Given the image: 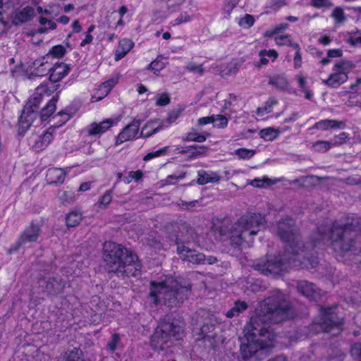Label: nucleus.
<instances>
[{
  "label": "nucleus",
  "instance_id": "1",
  "mask_svg": "<svg viewBox=\"0 0 361 361\" xmlns=\"http://www.w3.org/2000/svg\"><path fill=\"white\" fill-rule=\"evenodd\" d=\"M293 317L290 305L283 293L276 290L266 298L259 316L252 319L245 329V341L240 345L243 357L260 360L267 355L268 349L274 345V334L265 324L261 326L259 322L279 323Z\"/></svg>",
  "mask_w": 361,
  "mask_h": 361
},
{
  "label": "nucleus",
  "instance_id": "2",
  "mask_svg": "<svg viewBox=\"0 0 361 361\" xmlns=\"http://www.w3.org/2000/svg\"><path fill=\"white\" fill-rule=\"evenodd\" d=\"M292 219H286L277 224V232L281 239L286 243L283 255H267L264 258L256 260L253 264L255 270L268 276H277L283 274L293 267L313 268L318 263L315 256L308 257L304 245L299 241L297 231Z\"/></svg>",
  "mask_w": 361,
  "mask_h": 361
},
{
  "label": "nucleus",
  "instance_id": "3",
  "mask_svg": "<svg viewBox=\"0 0 361 361\" xmlns=\"http://www.w3.org/2000/svg\"><path fill=\"white\" fill-rule=\"evenodd\" d=\"M352 221L341 224L335 221L333 224L326 223L317 227V230L312 234V245L315 247L321 244L330 243L335 253L339 256H344L348 252H353L354 255H358L361 257V249L357 252L351 236V232L356 231L359 224V219L351 218ZM361 264V260L360 261Z\"/></svg>",
  "mask_w": 361,
  "mask_h": 361
},
{
  "label": "nucleus",
  "instance_id": "4",
  "mask_svg": "<svg viewBox=\"0 0 361 361\" xmlns=\"http://www.w3.org/2000/svg\"><path fill=\"white\" fill-rule=\"evenodd\" d=\"M265 222L264 216L260 214H247L233 224L224 222L219 228V237L221 240L230 239L237 246L248 247Z\"/></svg>",
  "mask_w": 361,
  "mask_h": 361
},
{
  "label": "nucleus",
  "instance_id": "5",
  "mask_svg": "<svg viewBox=\"0 0 361 361\" xmlns=\"http://www.w3.org/2000/svg\"><path fill=\"white\" fill-rule=\"evenodd\" d=\"M104 260L109 271L118 276H135L141 271L142 265L137 256L133 251L114 242L104 243Z\"/></svg>",
  "mask_w": 361,
  "mask_h": 361
},
{
  "label": "nucleus",
  "instance_id": "6",
  "mask_svg": "<svg viewBox=\"0 0 361 361\" xmlns=\"http://www.w3.org/2000/svg\"><path fill=\"white\" fill-rule=\"evenodd\" d=\"M190 290V284H182L173 277L166 276L161 281L151 282L147 302L151 306L163 302L169 307H177L188 297Z\"/></svg>",
  "mask_w": 361,
  "mask_h": 361
},
{
  "label": "nucleus",
  "instance_id": "7",
  "mask_svg": "<svg viewBox=\"0 0 361 361\" xmlns=\"http://www.w3.org/2000/svg\"><path fill=\"white\" fill-rule=\"evenodd\" d=\"M58 86L59 85L54 84L50 85L42 84L35 89V92L29 99L19 118V128L22 131H26L39 116L37 109L43 97H49L56 90Z\"/></svg>",
  "mask_w": 361,
  "mask_h": 361
},
{
  "label": "nucleus",
  "instance_id": "8",
  "mask_svg": "<svg viewBox=\"0 0 361 361\" xmlns=\"http://www.w3.org/2000/svg\"><path fill=\"white\" fill-rule=\"evenodd\" d=\"M182 329L176 326L169 319L161 321L154 334L151 337L150 345L156 350H164L168 347V343L171 338L176 340L181 338Z\"/></svg>",
  "mask_w": 361,
  "mask_h": 361
},
{
  "label": "nucleus",
  "instance_id": "9",
  "mask_svg": "<svg viewBox=\"0 0 361 361\" xmlns=\"http://www.w3.org/2000/svg\"><path fill=\"white\" fill-rule=\"evenodd\" d=\"M336 306L327 308L320 307L319 317L314 321L311 329L315 333L331 332L336 329L338 332L340 331V326L342 324V319L337 316Z\"/></svg>",
  "mask_w": 361,
  "mask_h": 361
},
{
  "label": "nucleus",
  "instance_id": "10",
  "mask_svg": "<svg viewBox=\"0 0 361 361\" xmlns=\"http://www.w3.org/2000/svg\"><path fill=\"white\" fill-rule=\"evenodd\" d=\"M354 67L351 61L340 60L334 65L331 73L322 82L331 88H337L348 80V74Z\"/></svg>",
  "mask_w": 361,
  "mask_h": 361
},
{
  "label": "nucleus",
  "instance_id": "11",
  "mask_svg": "<svg viewBox=\"0 0 361 361\" xmlns=\"http://www.w3.org/2000/svg\"><path fill=\"white\" fill-rule=\"evenodd\" d=\"M141 121L134 118L130 123L124 127L116 137V145L137 139Z\"/></svg>",
  "mask_w": 361,
  "mask_h": 361
},
{
  "label": "nucleus",
  "instance_id": "12",
  "mask_svg": "<svg viewBox=\"0 0 361 361\" xmlns=\"http://www.w3.org/2000/svg\"><path fill=\"white\" fill-rule=\"evenodd\" d=\"M177 252L180 258L192 264H200V262L204 259V255L189 247L184 243L177 240Z\"/></svg>",
  "mask_w": 361,
  "mask_h": 361
},
{
  "label": "nucleus",
  "instance_id": "13",
  "mask_svg": "<svg viewBox=\"0 0 361 361\" xmlns=\"http://www.w3.org/2000/svg\"><path fill=\"white\" fill-rule=\"evenodd\" d=\"M297 289L303 296L314 301L321 299L324 293L315 284L307 281H298Z\"/></svg>",
  "mask_w": 361,
  "mask_h": 361
},
{
  "label": "nucleus",
  "instance_id": "14",
  "mask_svg": "<svg viewBox=\"0 0 361 361\" xmlns=\"http://www.w3.org/2000/svg\"><path fill=\"white\" fill-rule=\"evenodd\" d=\"M114 123L112 119L108 118L102 122H93L87 126L83 132L90 137H100L102 134L110 129Z\"/></svg>",
  "mask_w": 361,
  "mask_h": 361
},
{
  "label": "nucleus",
  "instance_id": "15",
  "mask_svg": "<svg viewBox=\"0 0 361 361\" xmlns=\"http://www.w3.org/2000/svg\"><path fill=\"white\" fill-rule=\"evenodd\" d=\"M27 68L31 71L32 74L42 77L48 74L50 70V63L48 62L47 56L35 59Z\"/></svg>",
  "mask_w": 361,
  "mask_h": 361
},
{
  "label": "nucleus",
  "instance_id": "16",
  "mask_svg": "<svg viewBox=\"0 0 361 361\" xmlns=\"http://www.w3.org/2000/svg\"><path fill=\"white\" fill-rule=\"evenodd\" d=\"M35 10L32 6H25L13 12L11 16V23L18 26L31 20L34 16Z\"/></svg>",
  "mask_w": 361,
  "mask_h": 361
},
{
  "label": "nucleus",
  "instance_id": "17",
  "mask_svg": "<svg viewBox=\"0 0 361 361\" xmlns=\"http://www.w3.org/2000/svg\"><path fill=\"white\" fill-rule=\"evenodd\" d=\"M39 234L40 226L32 222L20 235L18 243L20 245H24L27 243L35 242Z\"/></svg>",
  "mask_w": 361,
  "mask_h": 361
},
{
  "label": "nucleus",
  "instance_id": "18",
  "mask_svg": "<svg viewBox=\"0 0 361 361\" xmlns=\"http://www.w3.org/2000/svg\"><path fill=\"white\" fill-rule=\"evenodd\" d=\"M70 71L68 66L64 63H56L53 67L50 66L48 73L49 80L54 83L60 81L66 76Z\"/></svg>",
  "mask_w": 361,
  "mask_h": 361
},
{
  "label": "nucleus",
  "instance_id": "19",
  "mask_svg": "<svg viewBox=\"0 0 361 361\" xmlns=\"http://www.w3.org/2000/svg\"><path fill=\"white\" fill-rule=\"evenodd\" d=\"M67 173V171L61 168H50L47 171V182L48 184H61Z\"/></svg>",
  "mask_w": 361,
  "mask_h": 361
},
{
  "label": "nucleus",
  "instance_id": "20",
  "mask_svg": "<svg viewBox=\"0 0 361 361\" xmlns=\"http://www.w3.org/2000/svg\"><path fill=\"white\" fill-rule=\"evenodd\" d=\"M221 180V176L216 171H198V178L197 183L199 185H204L209 183H218Z\"/></svg>",
  "mask_w": 361,
  "mask_h": 361
},
{
  "label": "nucleus",
  "instance_id": "21",
  "mask_svg": "<svg viewBox=\"0 0 361 361\" xmlns=\"http://www.w3.org/2000/svg\"><path fill=\"white\" fill-rule=\"evenodd\" d=\"M278 53L274 49H263L259 52V61L255 63V66L261 68L266 66L269 60L274 61L278 58Z\"/></svg>",
  "mask_w": 361,
  "mask_h": 361
},
{
  "label": "nucleus",
  "instance_id": "22",
  "mask_svg": "<svg viewBox=\"0 0 361 361\" xmlns=\"http://www.w3.org/2000/svg\"><path fill=\"white\" fill-rule=\"evenodd\" d=\"M134 42L127 38L119 41L118 46L115 52V60L119 61L123 59L133 47Z\"/></svg>",
  "mask_w": 361,
  "mask_h": 361
},
{
  "label": "nucleus",
  "instance_id": "23",
  "mask_svg": "<svg viewBox=\"0 0 361 361\" xmlns=\"http://www.w3.org/2000/svg\"><path fill=\"white\" fill-rule=\"evenodd\" d=\"M52 139V133L47 131L42 135L38 136L35 139L32 147L37 151H42L50 144Z\"/></svg>",
  "mask_w": 361,
  "mask_h": 361
},
{
  "label": "nucleus",
  "instance_id": "24",
  "mask_svg": "<svg viewBox=\"0 0 361 361\" xmlns=\"http://www.w3.org/2000/svg\"><path fill=\"white\" fill-rule=\"evenodd\" d=\"M288 129V127L282 129L269 127L262 129L259 131V136L265 141H273L279 135L280 133Z\"/></svg>",
  "mask_w": 361,
  "mask_h": 361
},
{
  "label": "nucleus",
  "instance_id": "25",
  "mask_svg": "<svg viewBox=\"0 0 361 361\" xmlns=\"http://www.w3.org/2000/svg\"><path fill=\"white\" fill-rule=\"evenodd\" d=\"M58 96L53 97L47 104L42 109L39 114L42 121H47L56 111Z\"/></svg>",
  "mask_w": 361,
  "mask_h": 361
},
{
  "label": "nucleus",
  "instance_id": "26",
  "mask_svg": "<svg viewBox=\"0 0 361 361\" xmlns=\"http://www.w3.org/2000/svg\"><path fill=\"white\" fill-rule=\"evenodd\" d=\"M342 124L343 122H338L331 119H325L317 122L314 128L320 130H326L329 128H338Z\"/></svg>",
  "mask_w": 361,
  "mask_h": 361
},
{
  "label": "nucleus",
  "instance_id": "27",
  "mask_svg": "<svg viewBox=\"0 0 361 361\" xmlns=\"http://www.w3.org/2000/svg\"><path fill=\"white\" fill-rule=\"evenodd\" d=\"M269 84L280 90H286L288 87V81L287 78L282 75L271 77L269 80Z\"/></svg>",
  "mask_w": 361,
  "mask_h": 361
},
{
  "label": "nucleus",
  "instance_id": "28",
  "mask_svg": "<svg viewBox=\"0 0 361 361\" xmlns=\"http://www.w3.org/2000/svg\"><path fill=\"white\" fill-rule=\"evenodd\" d=\"M247 307V304L245 301H236L234 303V306L226 312V315L228 318L238 316L240 313L245 311Z\"/></svg>",
  "mask_w": 361,
  "mask_h": 361
},
{
  "label": "nucleus",
  "instance_id": "29",
  "mask_svg": "<svg viewBox=\"0 0 361 361\" xmlns=\"http://www.w3.org/2000/svg\"><path fill=\"white\" fill-rule=\"evenodd\" d=\"M162 128L161 125L155 126L154 122H149L143 126L140 134V137H149Z\"/></svg>",
  "mask_w": 361,
  "mask_h": 361
},
{
  "label": "nucleus",
  "instance_id": "30",
  "mask_svg": "<svg viewBox=\"0 0 361 361\" xmlns=\"http://www.w3.org/2000/svg\"><path fill=\"white\" fill-rule=\"evenodd\" d=\"M82 219V213L79 211L73 210L69 212L66 218L68 227H75L78 226Z\"/></svg>",
  "mask_w": 361,
  "mask_h": 361
},
{
  "label": "nucleus",
  "instance_id": "31",
  "mask_svg": "<svg viewBox=\"0 0 361 361\" xmlns=\"http://www.w3.org/2000/svg\"><path fill=\"white\" fill-rule=\"evenodd\" d=\"M39 23L41 25L45 26L38 29L37 32L41 34L47 32L49 30H55L57 27L54 21L44 16H40L39 18Z\"/></svg>",
  "mask_w": 361,
  "mask_h": 361
},
{
  "label": "nucleus",
  "instance_id": "32",
  "mask_svg": "<svg viewBox=\"0 0 361 361\" xmlns=\"http://www.w3.org/2000/svg\"><path fill=\"white\" fill-rule=\"evenodd\" d=\"M191 150L188 152V159H195L199 157L205 155L208 151V148L205 146L201 145H191Z\"/></svg>",
  "mask_w": 361,
  "mask_h": 361
},
{
  "label": "nucleus",
  "instance_id": "33",
  "mask_svg": "<svg viewBox=\"0 0 361 361\" xmlns=\"http://www.w3.org/2000/svg\"><path fill=\"white\" fill-rule=\"evenodd\" d=\"M164 59L163 56H158L155 60L149 64L148 69L153 71L155 73L163 70L166 66V63L164 61Z\"/></svg>",
  "mask_w": 361,
  "mask_h": 361
},
{
  "label": "nucleus",
  "instance_id": "34",
  "mask_svg": "<svg viewBox=\"0 0 361 361\" xmlns=\"http://www.w3.org/2000/svg\"><path fill=\"white\" fill-rule=\"evenodd\" d=\"M66 54V48L62 45L52 47L46 55L48 58L51 56L55 59H61Z\"/></svg>",
  "mask_w": 361,
  "mask_h": 361
},
{
  "label": "nucleus",
  "instance_id": "35",
  "mask_svg": "<svg viewBox=\"0 0 361 361\" xmlns=\"http://www.w3.org/2000/svg\"><path fill=\"white\" fill-rule=\"evenodd\" d=\"M118 76L116 75L108 80L105 81L102 83V85L99 87V90L103 91L105 95H106L118 83Z\"/></svg>",
  "mask_w": 361,
  "mask_h": 361
},
{
  "label": "nucleus",
  "instance_id": "36",
  "mask_svg": "<svg viewBox=\"0 0 361 361\" xmlns=\"http://www.w3.org/2000/svg\"><path fill=\"white\" fill-rule=\"evenodd\" d=\"M276 104H277V100L276 99L270 98L269 99H268L266 102V103H265L264 106L259 107L257 109V114L259 116H262V115H264L265 114L270 113L272 111L273 106L274 105H276Z\"/></svg>",
  "mask_w": 361,
  "mask_h": 361
},
{
  "label": "nucleus",
  "instance_id": "37",
  "mask_svg": "<svg viewBox=\"0 0 361 361\" xmlns=\"http://www.w3.org/2000/svg\"><path fill=\"white\" fill-rule=\"evenodd\" d=\"M274 40L276 44L279 46H288L293 48V45L296 44L293 42L289 35H277L274 37Z\"/></svg>",
  "mask_w": 361,
  "mask_h": 361
},
{
  "label": "nucleus",
  "instance_id": "38",
  "mask_svg": "<svg viewBox=\"0 0 361 361\" xmlns=\"http://www.w3.org/2000/svg\"><path fill=\"white\" fill-rule=\"evenodd\" d=\"M81 355L82 351L74 348L65 354L63 361H84Z\"/></svg>",
  "mask_w": 361,
  "mask_h": 361
},
{
  "label": "nucleus",
  "instance_id": "39",
  "mask_svg": "<svg viewBox=\"0 0 361 361\" xmlns=\"http://www.w3.org/2000/svg\"><path fill=\"white\" fill-rule=\"evenodd\" d=\"M331 147H332V143L329 141L319 140L312 144V148L318 152H326Z\"/></svg>",
  "mask_w": 361,
  "mask_h": 361
},
{
  "label": "nucleus",
  "instance_id": "40",
  "mask_svg": "<svg viewBox=\"0 0 361 361\" xmlns=\"http://www.w3.org/2000/svg\"><path fill=\"white\" fill-rule=\"evenodd\" d=\"M255 154V150L246 148H240L235 150L233 152V154L237 156L240 159H249L252 158Z\"/></svg>",
  "mask_w": 361,
  "mask_h": 361
},
{
  "label": "nucleus",
  "instance_id": "41",
  "mask_svg": "<svg viewBox=\"0 0 361 361\" xmlns=\"http://www.w3.org/2000/svg\"><path fill=\"white\" fill-rule=\"evenodd\" d=\"M228 119L220 114L214 115V126L218 128H225L227 127Z\"/></svg>",
  "mask_w": 361,
  "mask_h": 361
},
{
  "label": "nucleus",
  "instance_id": "42",
  "mask_svg": "<svg viewBox=\"0 0 361 361\" xmlns=\"http://www.w3.org/2000/svg\"><path fill=\"white\" fill-rule=\"evenodd\" d=\"M112 200V192L111 190H107L105 193L101 197L100 200L98 201L97 204L99 208H105L106 207L109 203Z\"/></svg>",
  "mask_w": 361,
  "mask_h": 361
},
{
  "label": "nucleus",
  "instance_id": "43",
  "mask_svg": "<svg viewBox=\"0 0 361 361\" xmlns=\"http://www.w3.org/2000/svg\"><path fill=\"white\" fill-rule=\"evenodd\" d=\"M293 49H295V53L293 57V66L295 69H298L302 66V55L300 48L298 44L293 45Z\"/></svg>",
  "mask_w": 361,
  "mask_h": 361
},
{
  "label": "nucleus",
  "instance_id": "44",
  "mask_svg": "<svg viewBox=\"0 0 361 361\" xmlns=\"http://www.w3.org/2000/svg\"><path fill=\"white\" fill-rule=\"evenodd\" d=\"M331 17L334 18L336 23H342L346 20L345 13L341 7L334 8L331 13Z\"/></svg>",
  "mask_w": 361,
  "mask_h": 361
},
{
  "label": "nucleus",
  "instance_id": "45",
  "mask_svg": "<svg viewBox=\"0 0 361 361\" xmlns=\"http://www.w3.org/2000/svg\"><path fill=\"white\" fill-rule=\"evenodd\" d=\"M58 197L63 204H69L74 201L73 193L69 191H59Z\"/></svg>",
  "mask_w": 361,
  "mask_h": 361
},
{
  "label": "nucleus",
  "instance_id": "46",
  "mask_svg": "<svg viewBox=\"0 0 361 361\" xmlns=\"http://www.w3.org/2000/svg\"><path fill=\"white\" fill-rule=\"evenodd\" d=\"M185 172H178L172 175H169L165 179V183L167 185L174 184L175 183L183 179L185 177Z\"/></svg>",
  "mask_w": 361,
  "mask_h": 361
},
{
  "label": "nucleus",
  "instance_id": "47",
  "mask_svg": "<svg viewBox=\"0 0 361 361\" xmlns=\"http://www.w3.org/2000/svg\"><path fill=\"white\" fill-rule=\"evenodd\" d=\"M168 151H169V147H164L161 148L155 152H149L145 156L144 160L149 161L153 158L158 157L161 155H164L168 152Z\"/></svg>",
  "mask_w": 361,
  "mask_h": 361
},
{
  "label": "nucleus",
  "instance_id": "48",
  "mask_svg": "<svg viewBox=\"0 0 361 361\" xmlns=\"http://www.w3.org/2000/svg\"><path fill=\"white\" fill-rule=\"evenodd\" d=\"M255 18L250 14H246L243 18H240L238 24L243 27L249 28L254 25Z\"/></svg>",
  "mask_w": 361,
  "mask_h": 361
},
{
  "label": "nucleus",
  "instance_id": "49",
  "mask_svg": "<svg viewBox=\"0 0 361 361\" xmlns=\"http://www.w3.org/2000/svg\"><path fill=\"white\" fill-rule=\"evenodd\" d=\"M156 105L166 106L170 103L171 98L167 93H162L156 95Z\"/></svg>",
  "mask_w": 361,
  "mask_h": 361
},
{
  "label": "nucleus",
  "instance_id": "50",
  "mask_svg": "<svg viewBox=\"0 0 361 361\" xmlns=\"http://www.w3.org/2000/svg\"><path fill=\"white\" fill-rule=\"evenodd\" d=\"M186 69L190 73H197L200 75H202L204 73L202 64L198 65L194 63H189L186 66Z\"/></svg>",
  "mask_w": 361,
  "mask_h": 361
},
{
  "label": "nucleus",
  "instance_id": "51",
  "mask_svg": "<svg viewBox=\"0 0 361 361\" xmlns=\"http://www.w3.org/2000/svg\"><path fill=\"white\" fill-rule=\"evenodd\" d=\"M198 203L197 200H192L190 202H185L184 200H179L177 202L176 204L181 209L185 210H190L194 207H195Z\"/></svg>",
  "mask_w": 361,
  "mask_h": 361
},
{
  "label": "nucleus",
  "instance_id": "52",
  "mask_svg": "<svg viewBox=\"0 0 361 361\" xmlns=\"http://www.w3.org/2000/svg\"><path fill=\"white\" fill-rule=\"evenodd\" d=\"M350 353L355 360L361 361V343H355L351 348Z\"/></svg>",
  "mask_w": 361,
  "mask_h": 361
},
{
  "label": "nucleus",
  "instance_id": "53",
  "mask_svg": "<svg viewBox=\"0 0 361 361\" xmlns=\"http://www.w3.org/2000/svg\"><path fill=\"white\" fill-rule=\"evenodd\" d=\"M54 118H59V123L57 125V127H59L71 118V115L67 112L60 111Z\"/></svg>",
  "mask_w": 361,
  "mask_h": 361
},
{
  "label": "nucleus",
  "instance_id": "54",
  "mask_svg": "<svg viewBox=\"0 0 361 361\" xmlns=\"http://www.w3.org/2000/svg\"><path fill=\"white\" fill-rule=\"evenodd\" d=\"M348 134L344 132L340 133L338 135L334 136V139L331 142L332 143V147L335 145H341L348 139Z\"/></svg>",
  "mask_w": 361,
  "mask_h": 361
},
{
  "label": "nucleus",
  "instance_id": "55",
  "mask_svg": "<svg viewBox=\"0 0 361 361\" xmlns=\"http://www.w3.org/2000/svg\"><path fill=\"white\" fill-rule=\"evenodd\" d=\"M269 182H270V180L267 178H264L262 179L255 178V179L251 180L250 184L252 186L255 187V188H262L265 185H269Z\"/></svg>",
  "mask_w": 361,
  "mask_h": 361
},
{
  "label": "nucleus",
  "instance_id": "56",
  "mask_svg": "<svg viewBox=\"0 0 361 361\" xmlns=\"http://www.w3.org/2000/svg\"><path fill=\"white\" fill-rule=\"evenodd\" d=\"M120 342V337L118 336V334H114L112 336V338H111V340L108 343V348L111 350V351H114L118 345V344Z\"/></svg>",
  "mask_w": 361,
  "mask_h": 361
},
{
  "label": "nucleus",
  "instance_id": "57",
  "mask_svg": "<svg viewBox=\"0 0 361 361\" xmlns=\"http://www.w3.org/2000/svg\"><path fill=\"white\" fill-rule=\"evenodd\" d=\"M312 4L316 8H329L332 6L329 0H312Z\"/></svg>",
  "mask_w": 361,
  "mask_h": 361
},
{
  "label": "nucleus",
  "instance_id": "58",
  "mask_svg": "<svg viewBox=\"0 0 361 361\" xmlns=\"http://www.w3.org/2000/svg\"><path fill=\"white\" fill-rule=\"evenodd\" d=\"M143 173L142 171L137 170L136 171H130L128 176L127 183H129L130 180H139L142 178Z\"/></svg>",
  "mask_w": 361,
  "mask_h": 361
},
{
  "label": "nucleus",
  "instance_id": "59",
  "mask_svg": "<svg viewBox=\"0 0 361 361\" xmlns=\"http://www.w3.org/2000/svg\"><path fill=\"white\" fill-rule=\"evenodd\" d=\"M342 51L338 49H329L327 53V56L329 58H337L341 57L342 56Z\"/></svg>",
  "mask_w": 361,
  "mask_h": 361
},
{
  "label": "nucleus",
  "instance_id": "60",
  "mask_svg": "<svg viewBox=\"0 0 361 361\" xmlns=\"http://www.w3.org/2000/svg\"><path fill=\"white\" fill-rule=\"evenodd\" d=\"M190 20V16L187 13L180 15L176 20V24H180L183 23H187Z\"/></svg>",
  "mask_w": 361,
  "mask_h": 361
},
{
  "label": "nucleus",
  "instance_id": "61",
  "mask_svg": "<svg viewBox=\"0 0 361 361\" xmlns=\"http://www.w3.org/2000/svg\"><path fill=\"white\" fill-rule=\"evenodd\" d=\"M216 262H217L216 257H215L214 256L206 257L204 255V259H202V260L200 262V264H214Z\"/></svg>",
  "mask_w": 361,
  "mask_h": 361
},
{
  "label": "nucleus",
  "instance_id": "62",
  "mask_svg": "<svg viewBox=\"0 0 361 361\" xmlns=\"http://www.w3.org/2000/svg\"><path fill=\"white\" fill-rule=\"evenodd\" d=\"M214 122V115L211 116L202 117L198 119V123L200 125H206L208 123H213Z\"/></svg>",
  "mask_w": 361,
  "mask_h": 361
},
{
  "label": "nucleus",
  "instance_id": "63",
  "mask_svg": "<svg viewBox=\"0 0 361 361\" xmlns=\"http://www.w3.org/2000/svg\"><path fill=\"white\" fill-rule=\"evenodd\" d=\"M288 25L287 23H282V24L276 25L274 28L271 35L283 32V30H286L288 28Z\"/></svg>",
  "mask_w": 361,
  "mask_h": 361
},
{
  "label": "nucleus",
  "instance_id": "64",
  "mask_svg": "<svg viewBox=\"0 0 361 361\" xmlns=\"http://www.w3.org/2000/svg\"><path fill=\"white\" fill-rule=\"evenodd\" d=\"M295 78L298 82L299 87L301 89H305L306 85V78L302 75H298L295 76Z\"/></svg>",
  "mask_w": 361,
  "mask_h": 361
}]
</instances>
